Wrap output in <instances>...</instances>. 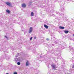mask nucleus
<instances>
[{
	"label": "nucleus",
	"mask_w": 74,
	"mask_h": 74,
	"mask_svg": "<svg viewBox=\"0 0 74 74\" xmlns=\"http://www.w3.org/2000/svg\"><path fill=\"white\" fill-rule=\"evenodd\" d=\"M5 58V55L2 56L0 58V61L3 62V60Z\"/></svg>",
	"instance_id": "f257e3e1"
},
{
	"label": "nucleus",
	"mask_w": 74,
	"mask_h": 74,
	"mask_svg": "<svg viewBox=\"0 0 74 74\" xmlns=\"http://www.w3.org/2000/svg\"><path fill=\"white\" fill-rule=\"evenodd\" d=\"M51 66L53 69V70H55V69H56V65L53 64H52Z\"/></svg>",
	"instance_id": "f03ea898"
},
{
	"label": "nucleus",
	"mask_w": 74,
	"mask_h": 74,
	"mask_svg": "<svg viewBox=\"0 0 74 74\" xmlns=\"http://www.w3.org/2000/svg\"><path fill=\"white\" fill-rule=\"evenodd\" d=\"M67 45L65 44V43H64L63 45V46L61 47V49H64L65 48H66Z\"/></svg>",
	"instance_id": "7ed1b4c3"
},
{
	"label": "nucleus",
	"mask_w": 74,
	"mask_h": 74,
	"mask_svg": "<svg viewBox=\"0 0 74 74\" xmlns=\"http://www.w3.org/2000/svg\"><path fill=\"white\" fill-rule=\"evenodd\" d=\"M6 4H7V5L8 6H11V3L8 2H7L5 3Z\"/></svg>",
	"instance_id": "20e7f679"
},
{
	"label": "nucleus",
	"mask_w": 74,
	"mask_h": 74,
	"mask_svg": "<svg viewBox=\"0 0 74 74\" xmlns=\"http://www.w3.org/2000/svg\"><path fill=\"white\" fill-rule=\"evenodd\" d=\"M33 29H32V27H31L29 29V31L28 32V33H32V30Z\"/></svg>",
	"instance_id": "39448f33"
},
{
	"label": "nucleus",
	"mask_w": 74,
	"mask_h": 74,
	"mask_svg": "<svg viewBox=\"0 0 74 74\" xmlns=\"http://www.w3.org/2000/svg\"><path fill=\"white\" fill-rule=\"evenodd\" d=\"M60 11L62 12H63L64 11V8L62 7L60 9Z\"/></svg>",
	"instance_id": "423d86ee"
},
{
	"label": "nucleus",
	"mask_w": 74,
	"mask_h": 74,
	"mask_svg": "<svg viewBox=\"0 0 74 74\" xmlns=\"http://www.w3.org/2000/svg\"><path fill=\"white\" fill-rule=\"evenodd\" d=\"M15 60L16 62H20L21 61V58H18L15 59Z\"/></svg>",
	"instance_id": "0eeeda50"
},
{
	"label": "nucleus",
	"mask_w": 74,
	"mask_h": 74,
	"mask_svg": "<svg viewBox=\"0 0 74 74\" xmlns=\"http://www.w3.org/2000/svg\"><path fill=\"white\" fill-rule=\"evenodd\" d=\"M22 7L23 8H25L26 7V4L25 3H23L22 4Z\"/></svg>",
	"instance_id": "6e6552de"
},
{
	"label": "nucleus",
	"mask_w": 74,
	"mask_h": 74,
	"mask_svg": "<svg viewBox=\"0 0 74 74\" xmlns=\"http://www.w3.org/2000/svg\"><path fill=\"white\" fill-rule=\"evenodd\" d=\"M59 28L60 29H64V27H62L61 26H60L59 27Z\"/></svg>",
	"instance_id": "1a4fd4ad"
},
{
	"label": "nucleus",
	"mask_w": 74,
	"mask_h": 74,
	"mask_svg": "<svg viewBox=\"0 0 74 74\" xmlns=\"http://www.w3.org/2000/svg\"><path fill=\"white\" fill-rule=\"evenodd\" d=\"M10 59V57L9 56H7V58H6V60H9Z\"/></svg>",
	"instance_id": "9d476101"
},
{
	"label": "nucleus",
	"mask_w": 74,
	"mask_h": 74,
	"mask_svg": "<svg viewBox=\"0 0 74 74\" xmlns=\"http://www.w3.org/2000/svg\"><path fill=\"white\" fill-rule=\"evenodd\" d=\"M44 27H45V28H46V29H48V26L45 24L44 25Z\"/></svg>",
	"instance_id": "9b49d317"
},
{
	"label": "nucleus",
	"mask_w": 74,
	"mask_h": 74,
	"mask_svg": "<svg viewBox=\"0 0 74 74\" xmlns=\"http://www.w3.org/2000/svg\"><path fill=\"white\" fill-rule=\"evenodd\" d=\"M69 31L68 30H65L64 31V32L65 33H66V34H67V33H69Z\"/></svg>",
	"instance_id": "f8f14e48"
},
{
	"label": "nucleus",
	"mask_w": 74,
	"mask_h": 74,
	"mask_svg": "<svg viewBox=\"0 0 74 74\" xmlns=\"http://www.w3.org/2000/svg\"><path fill=\"white\" fill-rule=\"evenodd\" d=\"M6 12H8V14L10 13V11L9 10H6Z\"/></svg>",
	"instance_id": "ddd939ff"
},
{
	"label": "nucleus",
	"mask_w": 74,
	"mask_h": 74,
	"mask_svg": "<svg viewBox=\"0 0 74 74\" xmlns=\"http://www.w3.org/2000/svg\"><path fill=\"white\" fill-rule=\"evenodd\" d=\"M26 66H27L29 65V61H27L26 62Z\"/></svg>",
	"instance_id": "4468645a"
},
{
	"label": "nucleus",
	"mask_w": 74,
	"mask_h": 74,
	"mask_svg": "<svg viewBox=\"0 0 74 74\" xmlns=\"http://www.w3.org/2000/svg\"><path fill=\"white\" fill-rule=\"evenodd\" d=\"M31 15L32 16H34V13L33 12H31Z\"/></svg>",
	"instance_id": "2eb2a0df"
},
{
	"label": "nucleus",
	"mask_w": 74,
	"mask_h": 74,
	"mask_svg": "<svg viewBox=\"0 0 74 74\" xmlns=\"http://www.w3.org/2000/svg\"><path fill=\"white\" fill-rule=\"evenodd\" d=\"M54 43L56 44H58V40H57L54 42Z\"/></svg>",
	"instance_id": "dca6fc26"
},
{
	"label": "nucleus",
	"mask_w": 74,
	"mask_h": 74,
	"mask_svg": "<svg viewBox=\"0 0 74 74\" xmlns=\"http://www.w3.org/2000/svg\"><path fill=\"white\" fill-rule=\"evenodd\" d=\"M32 2H30L29 3V5H28V6H30V5H32Z\"/></svg>",
	"instance_id": "f3484780"
},
{
	"label": "nucleus",
	"mask_w": 74,
	"mask_h": 74,
	"mask_svg": "<svg viewBox=\"0 0 74 74\" xmlns=\"http://www.w3.org/2000/svg\"><path fill=\"white\" fill-rule=\"evenodd\" d=\"M60 53H58L57 55V56H58V57H59V56H60Z\"/></svg>",
	"instance_id": "a211bd4d"
},
{
	"label": "nucleus",
	"mask_w": 74,
	"mask_h": 74,
	"mask_svg": "<svg viewBox=\"0 0 74 74\" xmlns=\"http://www.w3.org/2000/svg\"><path fill=\"white\" fill-rule=\"evenodd\" d=\"M3 25L4 24H3L1 22L0 23V25L1 26H3Z\"/></svg>",
	"instance_id": "6ab92c4d"
},
{
	"label": "nucleus",
	"mask_w": 74,
	"mask_h": 74,
	"mask_svg": "<svg viewBox=\"0 0 74 74\" xmlns=\"http://www.w3.org/2000/svg\"><path fill=\"white\" fill-rule=\"evenodd\" d=\"M25 30V29H24V28L22 27L21 28V31H24Z\"/></svg>",
	"instance_id": "aec40b11"
},
{
	"label": "nucleus",
	"mask_w": 74,
	"mask_h": 74,
	"mask_svg": "<svg viewBox=\"0 0 74 74\" xmlns=\"http://www.w3.org/2000/svg\"><path fill=\"white\" fill-rule=\"evenodd\" d=\"M18 65H20L21 64V63L19 62H18L17 63Z\"/></svg>",
	"instance_id": "412c9836"
},
{
	"label": "nucleus",
	"mask_w": 74,
	"mask_h": 74,
	"mask_svg": "<svg viewBox=\"0 0 74 74\" xmlns=\"http://www.w3.org/2000/svg\"><path fill=\"white\" fill-rule=\"evenodd\" d=\"M18 56H19V53H17V56H16V57L17 58V57H18Z\"/></svg>",
	"instance_id": "4be33fe9"
},
{
	"label": "nucleus",
	"mask_w": 74,
	"mask_h": 74,
	"mask_svg": "<svg viewBox=\"0 0 74 74\" xmlns=\"http://www.w3.org/2000/svg\"><path fill=\"white\" fill-rule=\"evenodd\" d=\"M5 38H6L7 39V40H8V37H7V36H5Z\"/></svg>",
	"instance_id": "5701e85b"
},
{
	"label": "nucleus",
	"mask_w": 74,
	"mask_h": 74,
	"mask_svg": "<svg viewBox=\"0 0 74 74\" xmlns=\"http://www.w3.org/2000/svg\"><path fill=\"white\" fill-rule=\"evenodd\" d=\"M61 16H64V14H63V13H62V14H61Z\"/></svg>",
	"instance_id": "b1692460"
},
{
	"label": "nucleus",
	"mask_w": 74,
	"mask_h": 74,
	"mask_svg": "<svg viewBox=\"0 0 74 74\" xmlns=\"http://www.w3.org/2000/svg\"><path fill=\"white\" fill-rule=\"evenodd\" d=\"M46 40H47V41H49V39L48 38H47L46 39Z\"/></svg>",
	"instance_id": "393cba45"
},
{
	"label": "nucleus",
	"mask_w": 74,
	"mask_h": 74,
	"mask_svg": "<svg viewBox=\"0 0 74 74\" xmlns=\"http://www.w3.org/2000/svg\"><path fill=\"white\" fill-rule=\"evenodd\" d=\"M14 74H18V73H17V72H15L14 73Z\"/></svg>",
	"instance_id": "a878e982"
},
{
	"label": "nucleus",
	"mask_w": 74,
	"mask_h": 74,
	"mask_svg": "<svg viewBox=\"0 0 74 74\" xmlns=\"http://www.w3.org/2000/svg\"><path fill=\"white\" fill-rule=\"evenodd\" d=\"M71 40H72L73 41H74V38H71Z\"/></svg>",
	"instance_id": "bb28decb"
},
{
	"label": "nucleus",
	"mask_w": 74,
	"mask_h": 74,
	"mask_svg": "<svg viewBox=\"0 0 74 74\" xmlns=\"http://www.w3.org/2000/svg\"><path fill=\"white\" fill-rule=\"evenodd\" d=\"M32 38H33V37H31L30 38V40H32Z\"/></svg>",
	"instance_id": "cd10ccee"
},
{
	"label": "nucleus",
	"mask_w": 74,
	"mask_h": 74,
	"mask_svg": "<svg viewBox=\"0 0 74 74\" xmlns=\"http://www.w3.org/2000/svg\"><path fill=\"white\" fill-rule=\"evenodd\" d=\"M34 39H36V37L35 36L34 37Z\"/></svg>",
	"instance_id": "c85d7f7f"
},
{
	"label": "nucleus",
	"mask_w": 74,
	"mask_h": 74,
	"mask_svg": "<svg viewBox=\"0 0 74 74\" xmlns=\"http://www.w3.org/2000/svg\"><path fill=\"white\" fill-rule=\"evenodd\" d=\"M72 51L73 52H74V49L72 50Z\"/></svg>",
	"instance_id": "c756f323"
},
{
	"label": "nucleus",
	"mask_w": 74,
	"mask_h": 74,
	"mask_svg": "<svg viewBox=\"0 0 74 74\" xmlns=\"http://www.w3.org/2000/svg\"><path fill=\"white\" fill-rule=\"evenodd\" d=\"M52 45L53 46H54V45H54V44H52Z\"/></svg>",
	"instance_id": "7c9ffc66"
},
{
	"label": "nucleus",
	"mask_w": 74,
	"mask_h": 74,
	"mask_svg": "<svg viewBox=\"0 0 74 74\" xmlns=\"http://www.w3.org/2000/svg\"><path fill=\"white\" fill-rule=\"evenodd\" d=\"M72 68H74V65H73V66H72Z\"/></svg>",
	"instance_id": "2f4dec72"
},
{
	"label": "nucleus",
	"mask_w": 74,
	"mask_h": 74,
	"mask_svg": "<svg viewBox=\"0 0 74 74\" xmlns=\"http://www.w3.org/2000/svg\"><path fill=\"white\" fill-rule=\"evenodd\" d=\"M56 13L57 14H58V12H56Z\"/></svg>",
	"instance_id": "473e14b6"
},
{
	"label": "nucleus",
	"mask_w": 74,
	"mask_h": 74,
	"mask_svg": "<svg viewBox=\"0 0 74 74\" xmlns=\"http://www.w3.org/2000/svg\"><path fill=\"white\" fill-rule=\"evenodd\" d=\"M60 48H58V49H60Z\"/></svg>",
	"instance_id": "72a5a7b5"
},
{
	"label": "nucleus",
	"mask_w": 74,
	"mask_h": 74,
	"mask_svg": "<svg viewBox=\"0 0 74 74\" xmlns=\"http://www.w3.org/2000/svg\"><path fill=\"white\" fill-rule=\"evenodd\" d=\"M6 74H9L8 73H7Z\"/></svg>",
	"instance_id": "f704fd0d"
},
{
	"label": "nucleus",
	"mask_w": 74,
	"mask_h": 74,
	"mask_svg": "<svg viewBox=\"0 0 74 74\" xmlns=\"http://www.w3.org/2000/svg\"><path fill=\"white\" fill-rule=\"evenodd\" d=\"M53 15H54L53 14V15H52V16H53Z\"/></svg>",
	"instance_id": "c9c22d12"
},
{
	"label": "nucleus",
	"mask_w": 74,
	"mask_h": 74,
	"mask_svg": "<svg viewBox=\"0 0 74 74\" xmlns=\"http://www.w3.org/2000/svg\"><path fill=\"white\" fill-rule=\"evenodd\" d=\"M60 48H61V46H60Z\"/></svg>",
	"instance_id": "e433bc0d"
},
{
	"label": "nucleus",
	"mask_w": 74,
	"mask_h": 74,
	"mask_svg": "<svg viewBox=\"0 0 74 74\" xmlns=\"http://www.w3.org/2000/svg\"><path fill=\"white\" fill-rule=\"evenodd\" d=\"M73 36H74V34H73Z\"/></svg>",
	"instance_id": "4c0bfd02"
},
{
	"label": "nucleus",
	"mask_w": 74,
	"mask_h": 74,
	"mask_svg": "<svg viewBox=\"0 0 74 74\" xmlns=\"http://www.w3.org/2000/svg\"><path fill=\"white\" fill-rule=\"evenodd\" d=\"M40 58H41V56H40Z\"/></svg>",
	"instance_id": "58836bf2"
},
{
	"label": "nucleus",
	"mask_w": 74,
	"mask_h": 74,
	"mask_svg": "<svg viewBox=\"0 0 74 74\" xmlns=\"http://www.w3.org/2000/svg\"><path fill=\"white\" fill-rule=\"evenodd\" d=\"M73 53H74V52H73Z\"/></svg>",
	"instance_id": "ea45409f"
}]
</instances>
